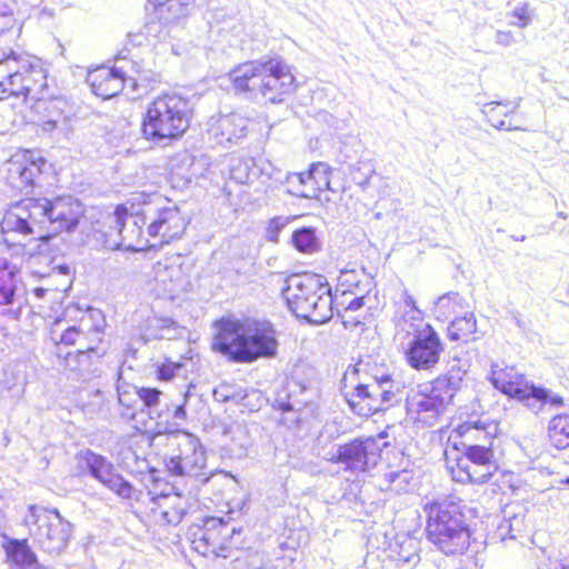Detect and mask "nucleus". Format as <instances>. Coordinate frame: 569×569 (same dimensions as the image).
<instances>
[{"label": "nucleus", "instance_id": "nucleus-1", "mask_svg": "<svg viewBox=\"0 0 569 569\" xmlns=\"http://www.w3.org/2000/svg\"><path fill=\"white\" fill-rule=\"evenodd\" d=\"M47 88V74L40 61L26 53L0 51V100L22 97L36 100L42 129L63 130L68 126L67 102L62 99L44 100L41 96Z\"/></svg>", "mask_w": 569, "mask_h": 569}, {"label": "nucleus", "instance_id": "nucleus-2", "mask_svg": "<svg viewBox=\"0 0 569 569\" xmlns=\"http://www.w3.org/2000/svg\"><path fill=\"white\" fill-rule=\"evenodd\" d=\"M83 208L73 197L28 198L12 204L1 221L3 233L16 232L38 239L77 227Z\"/></svg>", "mask_w": 569, "mask_h": 569}, {"label": "nucleus", "instance_id": "nucleus-3", "mask_svg": "<svg viewBox=\"0 0 569 569\" xmlns=\"http://www.w3.org/2000/svg\"><path fill=\"white\" fill-rule=\"evenodd\" d=\"M214 327L212 349L233 362L249 363L277 355V333L269 321L222 317Z\"/></svg>", "mask_w": 569, "mask_h": 569}, {"label": "nucleus", "instance_id": "nucleus-4", "mask_svg": "<svg viewBox=\"0 0 569 569\" xmlns=\"http://www.w3.org/2000/svg\"><path fill=\"white\" fill-rule=\"evenodd\" d=\"M460 499L448 497L425 503L428 540L445 555H462L470 546L471 530Z\"/></svg>", "mask_w": 569, "mask_h": 569}, {"label": "nucleus", "instance_id": "nucleus-5", "mask_svg": "<svg viewBox=\"0 0 569 569\" xmlns=\"http://www.w3.org/2000/svg\"><path fill=\"white\" fill-rule=\"evenodd\" d=\"M281 292L289 309L309 322L325 323L333 315L331 288L320 274H291L286 278Z\"/></svg>", "mask_w": 569, "mask_h": 569}, {"label": "nucleus", "instance_id": "nucleus-6", "mask_svg": "<svg viewBox=\"0 0 569 569\" xmlns=\"http://www.w3.org/2000/svg\"><path fill=\"white\" fill-rule=\"evenodd\" d=\"M192 108L176 93L156 97L147 107L142 132L148 140L178 139L190 127Z\"/></svg>", "mask_w": 569, "mask_h": 569}, {"label": "nucleus", "instance_id": "nucleus-7", "mask_svg": "<svg viewBox=\"0 0 569 569\" xmlns=\"http://www.w3.org/2000/svg\"><path fill=\"white\" fill-rule=\"evenodd\" d=\"M156 439L164 447V463L170 473L193 478L204 476L207 459L197 437L176 430L158 435Z\"/></svg>", "mask_w": 569, "mask_h": 569}, {"label": "nucleus", "instance_id": "nucleus-8", "mask_svg": "<svg viewBox=\"0 0 569 569\" xmlns=\"http://www.w3.org/2000/svg\"><path fill=\"white\" fill-rule=\"evenodd\" d=\"M445 463L452 480L461 483H486L498 470L493 449L486 446L446 449Z\"/></svg>", "mask_w": 569, "mask_h": 569}, {"label": "nucleus", "instance_id": "nucleus-9", "mask_svg": "<svg viewBox=\"0 0 569 569\" xmlns=\"http://www.w3.org/2000/svg\"><path fill=\"white\" fill-rule=\"evenodd\" d=\"M141 198L146 206L143 214L148 221L147 234L152 240L150 247L168 244L183 234L187 221L176 204L162 200L158 194H141Z\"/></svg>", "mask_w": 569, "mask_h": 569}, {"label": "nucleus", "instance_id": "nucleus-10", "mask_svg": "<svg viewBox=\"0 0 569 569\" xmlns=\"http://www.w3.org/2000/svg\"><path fill=\"white\" fill-rule=\"evenodd\" d=\"M24 523L36 526L33 535L43 551L59 555L67 548L71 537V525L57 509L30 505Z\"/></svg>", "mask_w": 569, "mask_h": 569}, {"label": "nucleus", "instance_id": "nucleus-11", "mask_svg": "<svg viewBox=\"0 0 569 569\" xmlns=\"http://www.w3.org/2000/svg\"><path fill=\"white\" fill-rule=\"evenodd\" d=\"M400 389L390 373L375 376L368 383L358 385L347 395L350 408L359 416L370 417L388 408Z\"/></svg>", "mask_w": 569, "mask_h": 569}, {"label": "nucleus", "instance_id": "nucleus-12", "mask_svg": "<svg viewBox=\"0 0 569 569\" xmlns=\"http://www.w3.org/2000/svg\"><path fill=\"white\" fill-rule=\"evenodd\" d=\"M137 63L128 61L124 58H118L116 64L109 67H98L90 70L87 76V82L92 92L102 99H110L121 92L126 87H130L131 93L136 92L138 79L133 77Z\"/></svg>", "mask_w": 569, "mask_h": 569}, {"label": "nucleus", "instance_id": "nucleus-13", "mask_svg": "<svg viewBox=\"0 0 569 569\" xmlns=\"http://www.w3.org/2000/svg\"><path fill=\"white\" fill-rule=\"evenodd\" d=\"M234 533H239V530L229 522L221 518H208L204 520L203 528L194 533L192 546L202 556L227 558Z\"/></svg>", "mask_w": 569, "mask_h": 569}, {"label": "nucleus", "instance_id": "nucleus-14", "mask_svg": "<svg viewBox=\"0 0 569 569\" xmlns=\"http://www.w3.org/2000/svg\"><path fill=\"white\" fill-rule=\"evenodd\" d=\"M258 96L271 103H280L295 91L290 67L279 57L263 61Z\"/></svg>", "mask_w": 569, "mask_h": 569}, {"label": "nucleus", "instance_id": "nucleus-15", "mask_svg": "<svg viewBox=\"0 0 569 569\" xmlns=\"http://www.w3.org/2000/svg\"><path fill=\"white\" fill-rule=\"evenodd\" d=\"M378 459L379 446L372 438L341 445L329 458L331 462L339 463L345 471H350L353 475L376 466Z\"/></svg>", "mask_w": 569, "mask_h": 569}, {"label": "nucleus", "instance_id": "nucleus-16", "mask_svg": "<svg viewBox=\"0 0 569 569\" xmlns=\"http://www.w3.org/2000/svg\"><path fill=\"white\" fill-rule=\"evenodd\" d=\"M46 160L30 150L14 153L6 162V180L8 184L20 192L32 189L41 174Z\"/></svg>", "mask_w": 569, "mask_h": 569}, {"label": "nucleus", "instance_id": "nucleus-17", "mask_svg": "<svg viewBox=\"0 0 569 569\" xmlns=\"http://www.w3.org/2000/svg\"><path fill=\"white\" fill-rule=\"evenodd\" d=\"M137 499L147 503L150 518L159 525L180 523L189 507L188 499L179 493L156 495L148 490L140 491Z\"/></svg>", "mask_w": 569, "mask_h": 569}, {"label": "nucleus", "instance_id": "nucleus-18", "mask_svg": "<svg viewBox=\"0 0 569 569\" xmlns=\"http://www.w3.org/2000/svg\"><path fill=\"white\" fill-rule=\"evenodd\" d=\"M114 229L120 237L119 242L112 244L113 249L124 248L130 251H141L151 248V238L142 230V226L147 224V218L141 211V217L137 214H128L126 209L118 207L114 211Z\"/></svg>", "mask_w": 569, "mask_h": 569}, {"label": "nucleus", "instance_id": "nucleus-19", "mask_svg": "<svg viewBox=\"0 0 569 569\" xmlns=\"http://www.w3.org/2000/svg\"><path fill=\"white\" fill-rule=\"evenodd\" d=\"M78 459L94 479L103 483L119 497L129 499L134 493L133 487L120 475L114 472L112 463L103 456L91 450H83L78 453Z\"/></svg>", "mask_w": 569, "mask_h": 569}, {"label": "nucleus", "instance_id": "nucleus-20", "mask_svg": "<svg viewBox=\"0 0 569 569\" xmlns=\"http://www.w3.org/2000/svg\"><path fill=\"white\" fill-rule=\"evenodd\" d=\"M443 351V345L430 327L412 336L407 351L409 365L417 370H429L436 367Z\"/></svg>", "mask_w": 569, "mask_h": 569}, {"label": "nucleus", "instance_id": "nucleus-21", "mask_svg": "<svg viewBox=\"0 0 569 569\" xmlns=\"http://www.w3.org/2000/svg\"><path fill=\"white\" fill-rule=\"evenodd\" d=\"M392 321L398 332L413 336L431 326L425 322L423 312L418 308L415 297L403 289L395 301Z\"/></svg>", "mask_w": 569, "mask_h": 569}, {"label": "nucleus", "instance_id": "nucleus-22", "mask_svg": "<svg viewBox=\"0 0 569 569\" xmlns=\"http://www.w3.org/2000/svg\"><path fill=\"white\" fill-rule=\"evenodd\" d=\"M490 380L495 388L499 389L505 395L525 401L530 392H532V385H530L523 375L519 373L513 367L500 366L498 363L491 365Z\"/></svg>", "mask_w": 569, "mask_h": 569}, {"label": "nucleus", "instance_id": "nucleus-23", "mask_svg": "<svg viewBox=\"0 0 569 569\" xmlns=\"http://www.w3.org/2000/svg\"><path fill=\"white\" fill-rule=\"evenodd\" d=\"M248 119L239 113H229L216 119L209 129L210 138L222 147H229L246 136Z\"/></svg>", "mask_w": 569, "mask_h": 569}, {"label": "nucleus", "instance_id": "nucleus-24", "mask_svg": "<svg viewBox=\"0 0 569 569\" xmlns=\"http://www.w3.org/2000/svg\"><path fill=\"white\" fill-rule=\"evenodd\" d=\"M466 370L452 367L446 373L425 385V390L432 393L446 409L455 396L462 389Z\"/></svg>", "mask_w": 569, "mask_h": 569}, {"label": "nucleus", "instance_id": "nucleus-25", "mask_svg": "<svg viewBox=\"0 0 569 569\" xmlns=\"http://www.w3.org/2000/svg\"><path fill=\"white\" fill-rule=\"evenodd\" d=\"M409 412L417 415V419L427 425H433L438 416L446 409L437 398L425 390V385H420L407 399Z\"/></svg>", "mask_w": 569, "mask_h": 569}, {"label": "nucleus", "instance_id": "nucleus-26", "mask_svg": "<svg viewBox=\"0 0 569 569\" xmlns=\"http://www.w3.org/2000/svg\"><path fill=\"white\" fill-rule=\"evenodd\" d=\"M263 70V60H253L241 63L229 72V79L237 92H249L258 96L259 81Z\"/></svg>", "mask_w": 569, "mask_h": 569}, {"label": "nucleus", "instance_id": "nucleus-27", "mask_svg": "<svg viewBox=\"0 0 569 569\" xmlns=\"http://www.w3.org/2000/svg\"><path fill=\"white\" fill-rule=\"evenodd\" d=\"M496 427L491 425H485L480 421L471 422L467 421L457 427V433L463 439L461 441L462 447H469V445L486 446L493 449V441L496 439Z\"/></svg>", "mask_w": 569, "mask_h": 569}, {"label": "nucleus", "instance_id": "nucleus-28", "mask_svg": "<svg viewBox=\"0 0 569 569\" xmlns=\"http://www.w3.org/2000/svg\"><path fill=\"white\" fill-rule=\"evenodd\" d=\"M7 561L11 569H51L38 562L26 541L12 540L6 547Z\"/></svg>", "mask_w": 569, "mask_h": 569}, {"label": "nucleus", "instance_id": "nucleus-29", "mask_svg": "<svg viewBox=\"0 0 569 569\" xmlns=\"http://www.w3.org/2000/svg\"><path fill=\"white\" fill-rule=\"evenodd\" d=\"M74 323L89 345L101 341V335L106 326L104 315L101 310L88 308L81 311V316Z\"/></svg>", "mask_w": 569, "mask_h": 569}, {"label": "nucleus", "instance_id": "nucleus-30", "mask_svg": "<svg viewBox=\"0 0 569 569\" xmlns=\"http://www.w3.org/2000/svg\"><path fill=\"white\" fill-rule=\"evenodd\" d=\"M194 0H162L151 2L154 14L162 24H170L187 17Z\"/></svg>", "mask_w": 569, "mask_h": 569}, {"label": "nucleus", "instance_id": "nucleus-31", "mask_svg": "<svg viewBox=\"0 0 569 569\" xmlns=\"http://www.w3.org/2000/svg\"><path fill=\"white\" fill-rule=\"evenodd\" d=\"M520 100L521 99L503 102L491 101L483 106L482 112L488 118L489 123L498 130H521V127L512 126L501 119V116L506 117L509 113H513L519 108Z\"/></svg>", "mask_w": 569, "mask_h": 569}, {"label": "nucleus", "instance_id": "nucleus-32", "mask_svg": "<svg viewBox=\"0 0 569 569\" xmlns=\"http://www.w3.org/2000/svg\"><path fill=\"white\" fill-rule=\"evenodd\" d=\"M156 280L163 288V295L169 299H174L181 291L186 290V279L182 270L178 266L161 267L156 271Z\"/></svg>", "mask_w": 569, "mask_h": 569}, {"label": "nucleus", "instance_id": "nucleus-33", "mask_svg": "<svg viewBox=\"0 0 569 569\" xmlns=\"http://www.w3.org/2000/svg\"><path fill=\"white\" fill-rule=\"evenodd\" d=\"M51 338L56 343H62L66 346H79V351H93L96 347L89 345L84 339V336L78 330L76 323L64 327L63 320H57L54 327L51 330Z\"/></svg>", "mask_w": 569, "mask_h": 569}, {"label": "nucleus", "instance_id": "nucleus-34", "mask_svg": "<svg viewBox=\"0 0 569 569\" xmlns=\"http://www.w3.org/2000/svg\"><path fill=\"white\" fill-rule=\"evenodd\" d=\"M418 547L419 542L411 537H405L398 542L397 560L400 566L412 565L413 567L410 569H436V566L431 562L426 561L420 563Z\"/></svg>", "mask_w": 569, "mask_h": 569}, {"label": "nucleus", "instance_id": "nucleus-35", "mask_svg": "<svg viewBox=\"0 0 569 569\" xmlns=\"http://www.w3.org/2000/svg\"><path fill=\"white\" fill-rule=\"evenodd\" d=\"M477 321L473 313L453 319L448 327V337L452 341L469 342L477 339Z\"/></svg>", "mask_w": 569, "mask_h": 569}, {"label": "nucleus", "instance_id": "nucleus-36", "mask_svg": "<svg viewBox=\"0 0 569 569\" xmlns=\"http://www.w3.org/2000/svg\"><path fill=\"white\" fill-rule=\"evenodd\" d=\"M548 436L558 449L569 447V415H558L548 425Z\"/></svg>", "mask_w": 569, "mask_h": 569}, {"label": "nucleus", "instance_id": "nucleus-37", "mask_svg": "<svg viewBox=\"0 0 569 569\" xmlns=\"http://www.w3.org/2000/svg\"><path fill=\"white\" fill-rule=\"evenodd\" d=\"M16 272L6 259H0V305H10L16 295Z\"/></svg>", "mask_w": 569, "mask_h": 569}, {"label": "nucleus", "instance_id": "nucleus-38", "mask_svg": "<svg viewBox=\"0 0 569 569\" xmlns=\"http://www.w3.org/2000/svg\"><path fill=\"white\" fill-rule=\"evenodd\" d=\"M331 168L325 162L312 163L307 172V179L311 184L310 189L317 197L319 192L332 190L330 187Z\"/></svg>", "mask_w": 569, "mask_h": 569}, {"label": "nucleus", "instance_id": "nucleus-39", "mask_svg": "<svg viewBox=\"0 0 569 569\" xmlns=\"http://www.w3.org/2000/svg\"><path fill=\"white\" fill-rule=\"evenodd\" d=\"M523 402L528 408L538 411L543 403L560 407L563 405V399L558 395H552L545 388H538L532 385V392L528 395Z\"/></svg>", "mask_w": 569, "mask_h": 569}, {"label": "nucleus", "instance_id": "nucleus-40", "mask_svg": "<svg viewBox=\"0 0 569 569\" xmlns=\"http://www.w3.org/2000/svg\"><path fill=\"white\" fill-rule=\"evenodd\" d=\"M271 179L276 181H282L283 174L279 169H273L272 172L268 173ZM284 181L288 184V191L291 194H295L300 198L312 199V193L306 188H301L302 177L298 176L297 172L284 174Z\"/></svg>", "mask_w": 569, "mask_h": 569}, {"label": "nucleus", "instance_id": "nucleus-41", "mask_svg": "<svg viewBox=\"0 0 569 569\" xmlns=\"http://www.w3.org/2000/svg\"><path fill=\"white\" fill-rule=\"evenodd\" d=\"M292 243L305 253H313L318 251L319 243L315 230L311 228H301L293 232Z\"/></svg>", "mask_w": 569, "mask_h": 569}, {"label": "nucleus", "instance_id": "nucleus-42", "mask_svg": "<svg viewBox=\"0 0 569 569\" xmlns=\"http://www.w3.org/2000/svg\"><path fill=\"white\" fill-rule=\"evenodd\" d=\"M462 298L458 292H448L439 297L435 303V311L438 317L448 318L462 307Z\"/></svg>", "mask_w": 569, "mask_h": 569}, {"label": "nucleus", "instance_id": "nucleus-43", "mask_svg": "<svg viewBox=\"0 0 569 569\" xmlns=\"http://www.w3.org/2000/svg\"><path fill=\"white\" fill-rule=\"evenodd\" d=\"M156 375L159 380L170 381L174 378H186L187 369L183 363L166 360L157 365Z\"/></svg>", "mask_w": 569, "mask_h": 569}, {"label": "nucleus", "instance_id": "nucleus-44", "mask_svg": "<svg viewBox=\"0 0 569 569\" xmlns=\"http://www.w3.org/2000/svg\"><path fill=\"white\" fill-rule=\"evenodd\" d=\"M132 395L137 397L136 401H141L144 407L148 408L149 415L152 416L156 413L159 416V412L157 411V407L160 401L161 392L157 389L152 388H132Z\"/></svg>", "mask_w": 569, "mask_h": 569}, {"label": "nucleus", "instance_id": "nucleus-45", "mask_svg": "<svg viewBox=\"0 0 569 569\" xmlns=\"http://www.w3.org/2000/svg\"><path fill=\"white\" fill-rule=\"evenodd\" d=\"M509 16L515 19L510 22L511 26L523 29L531 23V10L528 2L516 6Z\"/></svg>", "mask_w": 569, "mask_h": 569}, {"label": "nucleus", "instance_id": "nucleus-46", "mask_svg": "<svg viewBox=\"0 0 569 569\" xmlns=\"http://www.w3.org/2000/svg\"><path fill=\"white\" fill-rule=\"evenodd\" d=\"M13 0H0V33L12 28L13 18Z\"/></svg>", "mask_w": 569, "mask_h": 569}, {"label": "nucleus", "instance_id": "nucleus-47", "mask_svg": "<svg viewBox=\"0 0 569 569\" xmlns=\"http://www.w3.org/2000/svg\"><path fill=\"white\" fill-rule=\"evenodd\" d=\"M233 569H267L266 563L259 556H250L244 559H236Z\"/></svg>", "mask_w": 569, "mask_h": 569}, {"label": "nucleus", "instance_id": "nucleus-48", "mask_svg": "<svg viewBox=\"0 0 569 569\" xmlns=\"http://www.w3.org/2000/svg\"><path fill=\"white\" fill-rule=\"evenodd\" d=\"M339 316L341 318V321L347 329H352L357 327H362L363 322L360 319V316H355L352 312L349 311H341L339 312Z\"/></svg>", "mask_w": 569, "mask_h": 569}, {"label": "nucleus", "instance_id": "nucleus-49", "mask_svg": "<svg viewBox=\"0 0 569 569\" xmlns=\"http://www.w3.org/2000/svg\"><path fill=\"white\" fill-rule=\"evenodd\" d=\"M515 42V37L511 31L498 30L496 32V43L502 47H509Z\"/></svg>", "mask_w": 569, "mask_h": 569}, {"label": "nucleus", "instance_id": "nucleus-50", "mask_svg": "<svg viewBox=\"0 0 569 569\" xmlns=\"http://www.w3.org/2000/svg\"><path fill=\"white\" fill-rule=\"evenodd\" d=\"M366 300H367V297H365V296L355 297L347 303V306L343 308V311H349V312L355 313V312L361 310L366 306Z\"/></svg>", "mask_w": 569, "mask_h": 569}, {"label": "nucleus", "instance_id": "nucleus-51", "mask_svg": "<svg viewBox=\"0 0 569 569\" xmlns=\"http://www.w3.org/2000/svg\"><path fill=\"white\" fill-rule=\"evenodd\" d=\"M118 399H119V402L122 406L127 407L128 409L133 408V403L131 401L129 390H121L120 388H118Z\"/></svg>", "mask_w": 569, "mask_h": 569}, {"label": "nucleus", "instance_id": "nucleus-52", "mask_svg": "<svg viewBox=\"0 0 569 569\" xmlns=\"http://www.w3.org/2000/svg\"><path fill=\"white\" fill-rule=\"evenodd\" d=\"M397 480L399 481H408V472L407 471H400V472H393L390 475V481L393 483Z\"/></svg>", "mask_w": 569, "mask_h": 569}, {"label": "nucleus", "instance_id": "nucleus-53", "mask_svg": "<svg viewBox=\"0 0 569 569\" xmlns=\"http://www.w3.org/2000/svg\"><path fill=\"white\" fill-rule=\"evenodd\" d=\"M240 171H241V168H240V167H239V168H237V169H234V170H232V177H233L238 182H240V183H246V182H248V179H249L248 174H247V173H246V174H238V173H240Z\"/></svg>", "mask_w": 569, "mask_h": 569}, {"label": "nucleus", "instance_id": "nucleus-54", "mask_svg": "<svg viewBox=\"0 0 569 569\" xmlns=\"http://www.w3.org/2000/svg\"><path fill=\"white\" fill-rule=\"evenodd\" d=\"M298 176H301V177H302L301 188H302V187H303V188H306V189H305L306 191H308V190H309V191L312 193V198H316L315 192L310 189L311 184H310V182H309V179H307V177H308V176H307V172H305V173H298Z\"/></svg>", "mask_w": 569, "mask_h": 569}, {"label": "nucleus", "instance_id": "nucleus-55", "mask_svg": "<svg viewBox=\"0 0 569 569\" xmlns=\"http://www.w3.org/2000/svg\"><path fill=\"white\" fill-rule=\"evenodd\" d=\"M186 416L184 405L178 406L174 412V417L183 418Z\"/></svg>", "mask_w": 569, "mask_h": 569}, {"label": "nucleus", "instance_id": "nucleus-56", "mask_svg": "<svg viewBox=\"0 0 569 569\" xmlns=\"http://www.w3.org/2000/svg\"><path fill=\"white\" fill-rule=\"evenodd\" d=\"M560 569H569V558H563L560 560Z\"/></svg>", "mask_w": 569, "mask_h": 569}, {"label": "nucleus", "instance_id": "nucleus-57", "mask_svg": "<svg viewBox=\"0 0 569 569\" xmlns=\"http://www.w3.org/2000/svg\"><path fill=\"white\" fill-rule=\"evenodd\" d=\"M36 292H37V295H38L39 297H42V295L44 293V289H40V288H39V289H37V290H36Z\"/></svg>", "mask_w": 569, "mask_h": 569}, {"label": "nucleus", "instance_id": "nucleus-58", "mask_svg": "<svg viewBox=\"0 0 569 569\" xmlns=\"http://www.w3.org/2000/svg\"><path fill=\"white\" fill-rule=\"evenodd\" d=\"M126 415H127L128 417H130V418H133V417H134V413H133V412H131V413H126Z\"/></svg>", "mask_w": 569, "mask_h": 569}, {"label": "nucleus", "instance_id": "nucleus-59", "mask_svg": "<svg viewBox=\"0 0 569 569\" xmlns=\"http://www.w3.org/2000/svg\"><path fill=\"white\" fill-rule=\"evenodd\" d=\"M566 485H569V477L566 478V480L563 481Z\"/></svg>", "mask_w": 569, "mask_h": 569}, {"label": "nucleus", "instance_id": "nucleus-60", "mask_svg": "<svg viewBox=\"0 0 569 569\" xmlns=\"http://www.w3.org/2000/svg\"><path fill=\"white\" fill-rule=\"evenodd\" d=\"M189 397V392L184 393V399L187 400Z\"/></svg>", "mask_w": 569, "mask_h": 569}]
</instances>
